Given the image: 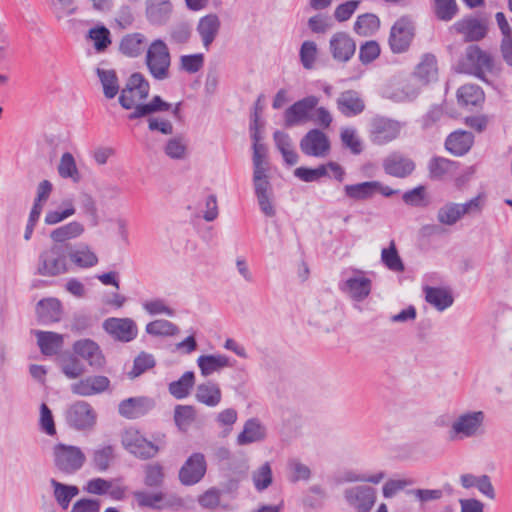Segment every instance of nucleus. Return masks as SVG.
<instances>
[{
  "mask_svg": "<svg viewBox=\"0 0 512 512\" xmlns=\"http://www.w3.org/2000/svg\"><path fill=\"white\" fill-rule=\"evenodd\" d=\"M319 103V98L314 95L304 97L284 112V125L286 127H294L297 125L304 124L313 119V111Z\"/></svg>",
  "mask_w": 512,
  "mask_h": 512,
  "instance_id": "9d476101",
  "label": "nucleus"
},
{
  "mask_svg": "<svg viewBox=\"0 0 512 512\" xmlns=\"http://www.w3.org/2000/svg\"><path fill=\"white\" fill-rule=\"evenodd\" d=\"M171 104L165 102L160 96H154L149 103L136 107L129 119H137L159 111H168Z\"/></svg>",
  "mask_w": 512,
  "mask_h": 512,
  "instance_id": "09e8293b",
  "label": "nucleus"
},
{
  "mask_svg": "<svg viewBox=\"0 0 512 512\" xmlns=\"http://www.w3.org/2000/svg\"><path fill=\"white\" fill-rule=\"evenodd\" d=\"M51 9L58 20L69 17L77 11L74 0H53Z\"/></svg>",
  "mask_w": 512,
  "mask_h": 512,
  "instance_id": "0e129e2a",
  "label": "nucleus"
},
{
  "mask_svg": "<svg viewBox=\"0 0 512 512\" xmlns=\"http://www.w3.org/2000/svg\"><path fill=\"white\" fill-rule=\"evenodd\" d=\"M164 152L173 160H184L188 155V145L182 137H174L167 141Z\"/></svg>",
  "mask_w": 512,
  "mask_h": 512,
  "instance_id": "864d4df0",
  "label": "nucleus"
},
{
  "mask_svg": "<svg viewBox=\"0 0 512 512\" xmlns=\"http://www.w3.org/2000/svg\"><path fill=\"white\" fill-rule=\"evenodd\" d=\"M103 329L122 342H129L137 336V326L130 318H108L103 322Z\"/></svg>",
  "mask_w": 512,
  "mask_h": 512,
  "instance_id": "a211bd4d",
  "label": "nucleus"
},
{
  "mask_svg": "<svg viewBox=\"0 0 512 512\" xmlns=\"http://www.w3.org/2000/svg\"><path fill=\"white\" fill-rule=\"evenodd\" d=\"M300 149L307 156L325 158L330 153V140L324 132L312 129L301 139Z\"/></svg>",
  "mask_w": 512,
  "mask_h": 512,
  "instance_id": "f3484780",
  "label": "nucleus"
},
{
  "mask_svg": "<svg viewBox=\"0 0 512 512\" xmlns=\"http://www.w3.org/2000/svg\"><path fill=\"white\" fill-rule=\"evenodd\" d=\"M345 195L356 201L371 199L376 194L390 197L396 193L391 187L383 185L379 181H366L357 184H348L344 186Z\"/></svg>",
  "mask_w": 512,
  "mask_h": 512,
  "instance_id": "4468645a",
  "label": "nucleus"
},
{
  "mask_svg": "<svg viewBox=\"0 0 512 512\" xmlns=\"http://www.w3.org/2000/svg\"><path fill=\"white\" fill-rule=\"evenodd\" d=\"M33 333L43 355H56L62 349L64 344V336L62 334L41 330H35Z\"/></svg>",
  "mask_w": 512,
  "mask_h": 512,
  "instance_id": "c85d7f7f",
  "label": "nucleus"
},
{
  "mask_svg": "<svg viewBox=\"0 0 512 512\" xmlns=\"http://www.w3.org/2000/svg\"><path fill=\"white\" fill-rule=\"evenodd\" d=\"M337 109L346 117H354L365 110V101L355 90L341 92L336 100Z\"/></svg>",
  "mask_w": 512,
  "mask_h": 512,
  "instance_id": "5701e85b",
  "label": "nucleus"
},
{
  "mask_svg": "<svg viewBox=\"0 0 512 512\" xmlns=\"http://www.w3.org/2000/svg\"><path fill=\"white\" fill-rule=\"evenodd\" d=\"M73 351L84 359L91 367L101 368L105 364V358L99 345L91 339H81L73 344Z\"/></svg>",
  "mask_w": 512,
  "mask_h": 512,
  "instance_id": "4be33fe9",
  "label": "nucleus"
},
{
  "mask_svg": "<svg viewBox=\"0 0 512 512\" xmlns=\"http://www.w3.org/2000/svg\"><path fill=\"white\" fill-rule=\"evenodd\" d=\"M473 144V135L467 131H456L446 139L445 146L454 155L465 154Z\"/></svg>",
  "mask_w": 512,
  "mask_h": 512,
  "instance_id": "4c0bfd02",
  "label": "nucleus"
},
{
  "mask_svg": "<svg viewBox=\"0 0 512 512\" xmlns=\"http://www.w3.org/2000/svg\"><path fill=\"white\" fill-rule=\"evenodd\" d=\"M85 233V226L79 221H71L50 231L49 238L54 245L61 244L70 250L74 245L70 241L80 238Z\"/></svg>",
  "mask_w": 512,
  "mask_h": 512,
  "instance_id": "aec40b11",
  "label": "nucleus"
},
{
  "mask_svg": "<svg viewBox=\"0 0 512 512\" xmlns=\"http://www.w3.org/2000/svg\"><path fill=\"white\" fill-rule=\"evenodd\" d=\"M154 407L153 400L147 397H133L121 401L118 405V412L127 419H136Z\"/></svg>",
  "mask_w": 512,
  "mask_h": 512,
  "instance_id": "b1692460",
  "label": "nucleus"
},
{
  "mask_svg": "<svg viewBox=\"0 0 512 512\" xmlns=\"http://www.w3.org/2000/svg\"><path fill=\"white\" fill-rule=\"evenodd\" d=\"M414 76L423 84L435 82L438 79L437 60L432 54H424L416 65Z\"/></svg>",
  "mask_w": 512,
  "mask_h": 512,
  "instance_id": "2f4dec72",
  "label": "nucleus"
},
{
  "mask_svg": "<svg viewBox=\"0 0 512 512\" xmlns=\"http://www.w3.org/2000/svg\"><path fill=\"white\" fill-rule=\"evenodd\" d=\"M121 443L129 453L143 460L153 458L159 452L157 445L147 440L139 430L132 427L123 431Z\"/></svg>",
  "mask_w": 512,
  "mask_h": 512,
  "instance_id": "6e6552de",
  "label": "nucleus"
},
{
  "mask_svg": "<svg viewBox=\"0 0 512 512\" xmlns=\"http://www.w3.org/2000/svg\"><path fill=\"white\" fill-rule=\"evenodd\" d=\"M434 11L439 19L449 21L457 14L458 6L455 0H434Z\"/></svg>",
  "mask_w": 512,
  "mask_h": 512,
  "instance_id": "bf43d9fd",
  "label": "nucleus"
},
{
  "mask_svg": "<svg viewBox=\"0 0 512 512\" xmlns=\"http://www.w3.org/2000/svg\"><path fill=\"white\" fill-rule=\"evenodd\" d=\"M146 66L150 74L157 80H165L170 76L171 55L167 44L161 39L153 40L147 47Z\"/></svg>",
  "mask_w": 512,
  "mask_h": 512,
  "instance_id": "20e7f679",
  "label": "nucleus"
},
{
  "mask_svg": "<svg viewBox=\"0 0 512 512\" xmlns=\"http://www.w3.org/2000/svg\"><path fill=\"white\" fill-rule=\"evenodd\" d=\"M339 289L354 301H363L371 293L372 281L364 271L354 270L352 274L339 284Z\"/></svg>",
  "mask_w": 512,
  "mask_h": 512,
  "instance_id": "ddd939ff",
  "label": "nucleus"
},
{
  "mask_svg": "<svg viewBox=\"0 0 512 512\" xmlns=\"http://www.w3.org/2000/svg\"><path fill=\"white\" fill-rule=\"evenodd\" d=\"M96 73L102 84L103 93L106 98L112 99L119 92V82L116 72L112 69L98 67Z\"/></svg>",
  "mask_w": 512,
  "mask_h": 512,
  "instance_id": "79ce46f5",
  "label": "nucleus"
},
{
  "mask_svg": "<svg viewBox=\"0 0 512 512\" xmlns=\"http://www.w3.org/2000/svg\"><path fill=\"white\" fill-rule=\"evenodd\" d=\"M255 488L258 491L265 490L272 483V470L269 463H264L252 474Z\"/></svg>",
  "mask_w": 512,
  "mask_h": 512,
  "instance_id": "052dcab7",
  "label": "nucleus"
},
{
  "mask_svg": "<svg viewBox=\"0 0 512 512\" xmlns=\"http://www.w3.org/2000/svg\"><path fill=\"white\" fill-rule=\"evenodd\" d=\"M98 414L93 406L83 400L73 402L65 411L69 427L77 431H91L97 424Z\"/></svg>",
  "mask_w": 512,
  "mask_h": 512,
  "instance_id": "39448f33",
  "label": "nucleus"
},
{
  "mask_svg": "<svg viewBox=\"0 0 512 512\" xmlns=\"http://www.w3.org/2000/svg\"><path fill=\"white\" fill-rule=\"evenodd\" d=\"M466 59L473 67L475 74L485 80V74L499 76L501 68L495 63L493 57L476 45H471L466 50Z\"/></svg>",
  "mask_w": 512,
  "mask_h": 512,
  "instance_id": "f8f14e48",
  "label": "nucleus"
},
{
  "mask_svg": "<svg viewBox=\"0 0 512 512\" xmlns=\"http://www.w3.org/2000/svg\"><path fill=\"white\" fill-rule=\"evenodd\" d=\"M204 65V56L203 54H191V55H182L180 57V69L194 74L198 72Z\"/></svg>",
  "mask_w": 512,
  "mask_h": 512,
  "instance_id": "69168bd1",
  "label": "nucleus"
},
{
  "mask_svg": "<svg viewBox=\"0 0 512 512\" xmlns=\"http://www.w3.org/2000/svg\"><path fill=\"white\" fill-rule=\"evenodd\" d=\"M317 45L314 41H304L300 48V61L303 67L307 70H311L315 66L317 59Z\"/></svg>",
  "mask_w": 512,
  "mask_h": 512,
  "instance_id": "13d9d810",
  "label": "nucleus"
},
{
  "mask_svg": "<svg viewBox=\"0 0 512 512\" xmlns=\"http://www.w3.org/2000/svg\"><path fill=\"white\" fill-rule=\"evenodd\" d=\"M221 22L218 15L214 13L201 17L198 21L196 31L199 34L202 44L206 50L214 42L219 34Z\"/></svg>",
  "mask_w": 512,
  "mask_h": 512,
  "instance_id": "393cba45",
  "label": "nucleus"
},
{
  "mask_svg": "<svg viewBox=\"0 0 512 512\" xmlns=\"http://www.w3.org/2000/svg\"><path fill=\"white\" fill-rule=\"evenodd\" d=\"M36 312L42 323H55L62 317V305L57 298H46L38 302Z\"/></svg>",
  "mask_w": 512,
  "mask_h": 512,
  "instance_id": "72a5a7b5",
  "label": "nucleus"
},
{
  "mask_svg": "<svg viewBox=\"0 0 512 512\" xmlns=\"http://www.w3.org/2000/svg\"><path fill=\"white\" fill-rule=\"evenodd\" d=\"M57 172L62 179H68L73 184H78L82 180V174L77 166L75 157L70 152H65L61 155L57 165Z\"/></svg>",
  "mask_w": 512,
  "mask_h": 512,
  "instance_id": "e433bc0d",
  "label": "nucleus"
},
{
  "mask_svg": "<svg viewBox=\"0 0 512 512\" xmlns=\"http://www.w3.org/2000/svg\"><path fill=\"white\" fill-rule=\"evenodd\" d=\"M146 332L154 336H173L179 332L178 327L164 319L152 321L146 325Z\"/></svg>",
  "mask_w": 512,
  "mask_h": 512,
  "instance_id": "6e6d98bb",
  "label": "nucleus"
},
{
  "mask_svg": "<svg viewBox=\"0 0 512 512\" xmlns=\"http://www.w3.org/2000/svg\"><path fill=\"white\" fill-rule=\"evenodd\" d=\"M54 489V497L57 503L63 508L67 509L71 500L79 494V488L75 485H66L51 479L50 481Z\"/></svg>",
  "mask_w": 512,
  "mask_h": 512,
  "instance_id": "c03bdc74",
  "label": "nucleus"
},
{
  "mask_svg": "<svg viewBox=\"0 0 512 512\" xmlns=\"http://www.w3.org/2000/svg\"><path fill=\"white\" fill-rule=\"evenodd\" d=\"M329 48L332 57L339 62L349 61L355 53V41L345 32L335 33L330 41Z\"/></svg>",
  "mask_w": 512,
  "mask_h": 512,
  "instance_id": "412c9836",
  "label": "nucleus"
},
{
  "mask_svg": "<svg viewBox=\"0 0 512 512\" xmlns=\"http://www.w3.org/2000/svg\"><path fill=\"white\" fill-rule=\"evenodd\" d=\"M197 364L201 374L205 377L233 365L224 354L201 355L197 359Z\"/></svg>",
  "mask_w": 512,
  "mask_h": 512,
  "instance_id": "f704fd0d",
  "label": "nucleus"
},
{
  "mask_svg": "<svg viewBox=\"0 0 512 512\" xmlns=\"http://www.w3.org/2000/svg\"><path fill=\"white\" fill-rule=\"evenodd\" d=\"M425 299L430 305L434 306L439 311L445 310L453 303V297L451 294L442 288L426 287Z\"/></svg>",
  "mask_w": 512,
  "mask_h": 512,
  "instance_id": "37998d69",
  "label": "nucleus"
},
{
  "mask_svg": "<svg viewBox=\"0 0 512 512\" xmlns=\"http://www.w3.org/2000/svg\"><path fill=\"white\" fill-rule=\"evenodd\" d=\"M381 260L383 264L393 272H403L404 264L400 258L394 241L390 242L388 248L381 251Z\"/></svg>",
  "mask_w": 512,
  "mask_h": 512,
  "instance_id": "3c124183",
  "label": "nucleus"
},
{
  "mask_svg": "<svg viewBox=\"0 0 512 512\" xmlns=\"http://www.w3.org/2000/svg\"><path fill=\"white\" fill-rule=\"evenodd\" d=\"M347 504L355 512H370L377 499L376 489L367 485H357L344 491Z\"/></svg>",
  "mask_w": 512,
  "mask_h": 512,
  "instance_id": "9b49d317",
  "label": "nucleus"
},
{
  "mask_svg": "<svg viewBox=\"0 0 512 512\" xmlns=\"http://www.w3.org/2000/svg\"><path fill=\"white\" fill-rule=\"evenodd\" d=\"M63 374L69 379H77L85 373V366L75 357L64 359L61 363Z\"/></svg>",
  "mask_w": 512,
  "mask_h": 512,
  "instance_id": "680f3d73",
  "label": "nucleus"
},
{
  "mask_svg": "<svg viewBox=\"0 0 512 512\" xmlns=\"http://www.w3.org/2000/svg\"><path fill=\"white\" fill-rule=\"evenodd\" d=\"M110 31L105 26L91 28L88 33L89 39L97 52L105 51L111 44Z\"/></svg>",
  "mask_w": 512,
  "mask_h": 512,
  "instance_id": "5fc2aeb1",
  "label": "nucleus"
},
{
  "mask_svg": "<svg viewBox=\"0 0 512 512\" xmlns=\"http://www.w3.org/2000/svg\"><path fill=\"white\" fill-rule=\"evenodd\" d=\"M419 94V88L409 81H400L389 85L385 91L384 96L394 102H410L413 101Z\"/></svg>",
  "mask_w": 512,
  "mask_h": 512,
  "instance_id": "cd10ccee",
  "label": "nucleus"
},
{
  "mask_svg": "<svg viewBox=\"0 0 512 512\" xmlns=\"http://www.w3.org/2000/svg\"><path fill=\"white\" fill-rule=\"evenodd\" d=\"M69 250L61 244L45 247L38 256L37 274L43 277H57L70 271Z\"/></svg>",
  "mask_w": 512,
  "mask_h": 512,
  "instance_id": "f03ea898",
  "label": "nucleus"
},
{
  "mask_svg": "<svg viewBox=\"0 0 512 512\" xmlns=\"http://www.w3.org/2000/svg\"><path fill=\"white\" fill-rule=\"evenodd\" d=\"M429 175L432 179H442L457 170V164L443 157H433L428 164Z\"/></svg>",
  "mask_w": 512,
  "mask_h": 512,
  "instance_id": "49530a36",
  "label": "nucleus"
},
{
  "mask_svg": "<svg viewBox=\"0 0 512 512\" xmlns=\"http://www.w3.org/2000/svg\"><path fill=\"white\" fill-rule=\"evenodd\" d=\"M76 207L72 200H64L59 209L48 210L44 216V223L48 226L57 225L74 216Z\"/></svg>",
  "mask_w": 512,
  "mask_h": 512,
  "instance_id": "a19ab883",
  "label": "nucleus"
},
{
  "mask_svg": "<svg viewBox=\"0 0 512 512\" xmlns=\"http://www.w3.org/2000/svg\"><path fill=\"white\" fill-rule=\"evenodd\" d=\"M145 478L144 483L148 487L162 486L165 478L163 466L159 463L147 464L144 468Z\"/></svg>",
  "mask_w": 512,
  "mask_h": 512,
  "instance_id": "4d7b16f0",
  "label": "nucleus"
},
{
  "mask_svg": "<svg viewBox=\"0 0 512 512\" xmlns=\"http://www.w3.org/2000/svg\"><path fill=\"white\" fill-rule=\"evenodd\" d=\"M457 97L459 103L464 106H476L484 101V93L480 87L473 84H466L458 89Z\"/></svg>",
  "mask_w": 512,
  "mask_h": 512,
  "instance_id": "de8ad7c7",
  "label": "nucleus"
},
{
  "mask_svg": "<svg viewBox=\"0 0 512 512\" xmlns=\"http://www.w3.org/2000/svg\"><path fill=\"white\" fill-rule=\"evenodd\" d=\"M172 13L170 0H146V17L151 24H165Z\"/></svg>",
  "mask_w": 512,
  "mask_h": 512,
  "instance_id": "c756f323",
  "label": "nucleus"
},
{
  "mask_svg": "<svg viewBox=\"0 0 512 512\" xmlns=\"http://www.w3.org/2000/svg\"><path fill=\"white\" fill-rule=\"evenodd\" d=\"M266 436L265 427L256 419H249L245 424L243 431L237 437L239 445H247L253 442L261 441Z\"/></svg>",
  "mask_w": 512,
  "mask_h": 512,
  "instance_id": "58836bf2",
  "label": "nucleus"
},
{
  "mask_svg": "<svg viewBox=\"0 0 512 512\" xmlns=\"http://www.w3.org/2000/svg\"><path fill=\"white\" fill-rule=\"evenodd\" d=\"M195 398L208 407H216L222 399L220 386L212 381L199 384L196 388Z\"/></svg>",
  "mask_w": 512,
  "mask_h": 512,
  "instance_id": "c9c22d12",
  "label": "nucleus"
},
{
  "mask_svg": "<svg viewBox=\"0 0 512 512\" xmlns=\"http://www.w3.org/2000/svg\"><path fill=\"white\" fill-rule=\"evenodd\" d=\"M486 415L481 410H467L458 414L450 424L449 439L462 441L480 437L485 431Z\"/></svg>",
  "mask_w": 512,
  "mask_h": 512,
  "instance_id": "f257e3e1",
  "label": "nucleus"
},
{
  "mask_svg": "<svg viewBox=\"0 0 512 512\" xmlns=\"http://www.w3.org/2000/svg\"><path fill=\"white\" fill-rule=\"evenodd\" d=\"M383 167L387 174L404 178L414 171L415 163L410 158L393 153L384 160Z\"/></svg>",
  "mask_w": 512,
  "mask_h": 512,
  "instance_id": "bb28decb",
  "label": "nucleus"
},
{
  "mask_svg": "<svg viewBox=\"0 0 512 512\" xmlns=\"http://www.w3.org/2000/svg\"><path fill=\"white\" fill-rule=\"evenodd\" d=\"M453 28L455 31L463 35L465 41H479L485 37L487 33L486 24L477 18H464L457 21Z\"/></svg>",
  "mask_w": 512,
  "mask_h": 512,
  "instance_id": "a878e982",
  "label": "nucleus"
},
{
  "mask_svg": "<svg viewBox=\"0 0 512 512\" xmlns=\"http://www.w3.org/2000/svg\"><path fill=\"white\" fill-rule=\"evenodd\" d=\"M289 477L293 482L307 480L310 477V469L297 459L288 462Z\"/></svg>",
  "mask_w": 512,
  "mask_h": 512,
  "instance_id": "774afa93",
  "label": "nucleus"
},
{
  "mask_svg": "<svg viewBox=\"0 0 512 512\" xmlns=\"http://www.w3.org/2000/svg\"><path fill=\"white\" fill-rule=\"evenodd\" d=\"M53 458L56 468L71 475L79 471L85 464V453L78 446L59 443L53 448Z\"/></svg>",
  "mask_w": 512,
  "mask_h": 512,
  "instance_id": "423d86ee",
  "label": "nucleus"
},
{
  "mask_svg": "<svg viewBox=\"0 0 512 512\" xmlns=\"http://www.w3.org/2000/svg\"><path fill=\"white\" fill-rule=\"evenodd\" d=\"M309 29L316 34H324L332 28V21L329 16L318 14L308 19Z\"/></svg>",
  "mask_w": 512,
  "mask_h": 512,
  "instance_id": "338daca9",
  "label": "nucleus"
},
{
  "mask_svg": "<svg viewBox=\"0 0 512 512\" xmlns=\"http://www.w3.org/2000/svg\"><path fill=\"white\" fill-rule=\"evenodd\" d=\"M414 25L406 17H402L392 26L389 36V46L393 53H403L409 48L414 38Z\"/></svg>",
  "mask_w": 512,
  "mask_h": 512,
  "instance_id": "dca6fc26",
  "label": "nucleus"
},
{
  "mask_svg": "<svg viewBox=\"0 0 512 512\" xmlns=\"http://www.w3.org/2000/svg\"><path fill=\"white\" fill-rule=\"evenodd\" d=\"M486 202V197L479 194L465 203L447 202L437 211V220L440 224L453 226L465 215H479Z\"/></svg>",
  "mask_w": 512,
  "mask_h": 512,
  "instance_id": "7ed1b4c3",
  "label": "nucleus"
},
{
  "mask_svg": "<svg viewBox=\"0 0 512 512\" xmlns=\"http://www.w3.org/2000/svg\"><path fill=\"white\" fill-rule=\"evenodd\" d=\"M110 385V380L106 376L93 375L82 378L70 385V390L74 395L89 397L105 392Z\"/></svg>",
  "mask_w": 512,
  "mask_h": 512,
  "instance_id": "6ab92c4d",
  "label": "nucleus"
},
{
  "mask_svg": "<svg viewBox=\"0 0 512 512\" xmlns=\"http://www.w3.org/2000/svg\"><path fill=\"white\" fill-rule=\"evenodd\" d=\"M150 86L148 81L140 73L132 74L126 86L122 89L119 96V103L124 109H134L142 106V100L147 98Z\"/></svg>",
  "mask_w": 512,
  "mask_h": 512,
  "instance_id": "0eeeda50",
  "label": "nucleus"
},
{
  "mask_svg": "<svg viewBox=\"0 0 512 512\" xmlns=\"http://www.w3.org/2000/svg\"><path fill=\"white\" fill-rule=\"evenodd\" d=\"M115 459V451L112 445L96 447L91 455V465L99 472L107 471Z\"/></svg>",
  "mask_w": 512,
  "mask_h": 512,
  "instance_id": "ea45409f",
  "label": "nucleus"
},
{
  "mask_svg": "<svg viewBox=\"0 0 512 512\" xmlns=\"http://www.w3.org/2000/svg\"><path fill=\"white\" fill-rule=\"evenodd\" d=\"M194 373L191 371L185 372L177 381L169 384V392L177 399L185 398L189 395L191 388L194 385Z\"/></svg>",
  "mask_w": 512,
  "mask_h": 512,
  "instance_id": "8fccbe9b",
  "label": "nucleus"
},
{
  "mask_svg": "<svg viewBox=\"0 0 512 512\" xmlns=\"http://www.w3.org/2000/svg\"><path fill=\"white\" fill-rule=\"evenodd\" d=\"M379 27V18L375 14L365 13L357 17L353 30L356 34L367 37L374 34Z\"/></svg>",
  "mask_w": 512,
  "mask_h": 512,
  "instance_id": "a18cd8bd",
  "label": "nucleus"
},
{
  "mask_svg": "<svg viewBox=\"0 0 512 512\" xmlns=\"http://www.w3.org/2000/svg\"><path fill=\"white\" fill-rule=\"evenodd\" d=\"M147 46V39L139 32L129 33L122 37L119 43L120 52L131 58L140 56Z\"/></svg>",
  "mask_w": 512,
  "mask_h": 512,
  "instance_id": "7c9ffc66",
  "label": "nucleus"
},
{
  "mask_svg": "<svg viewBox=\"0 0 512 512\" xmlns=\"http://www.w3.org/2000/svg\"><path fill=\"white\" fill-rule=\"evenodd\" d=\"M196 411L190 405H177L174 410V421L177 427L186 431L195 421Z\"/></svg>",
  "mask_w": 512,
  "mask_h": 512,
  "instance_id": "603ef678",
  "label": "nucleus"
},
{
  "mask_svg": "<svg viewBox=\"0 0 512 512\" xmlns=\"http://www.w3.org/2000/svg\"><path fill=\"white\" fill-rule=\"evenodd\" d=\"M207 463L204 454L193 453L181 466L178 478L182 485L192 486L199 483L205 476Z\"/></svg>",
  "mask_w": 512,
  "mask_h": 512,
  "instance_id": "2eb2a0df",
  "label": "nucleus"
},
{
  "mask_svg": "<svg viewBox=\"0 0 512 512\" xmlns=\"http://www.w3.org/2000/svg\"><path fill=\"white\" fill-rule=\"evenodd\" d=\"M69 262L79 268H91L98 263L96 253L87 244L81 243L70 248Z\"/></svg>",
  "mask_w": 512,
  "mask_h": 512,
  "instance_id": "473e14b6",
  "label": "nucleus"
},
{
  "mask_svg": "<svg viewBox=\"0 0 512 512\" xmlns=\"http://www.w3.org/2000/svg\"><path fill=\"white\" fill-rule=\"evenodd\" d=\"M294 175L304 182H314L327 175V166L320 165L314 169L299 167L295 169Z\"/></svg>",
  "mask_w": 512,
  "mask_h": 512,
  "instance_id": "e2e57ef3",
  "label": "nucleus"
},
{
  "mask_svg": "<svg viewBox=\"0 0 512 512\" xmlns=\"http://www.w3.org/2000/svg\"><path fill=\"white\" fill-rule=\"evenodd\" d=\"M404 126L398 120L376 116L371 120L370 139L377 145L387 144L400 136Z\"/></svg>",
  "mask_w": 512,
  "mask_h": 512,
  "instance_id": "1a4fd4ad",
  "label": "nucleus"
}]
</instances>
